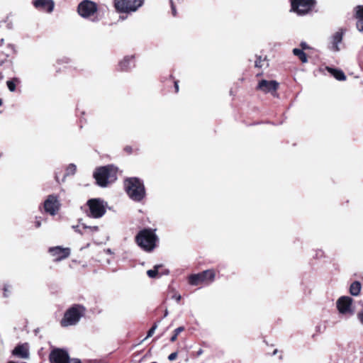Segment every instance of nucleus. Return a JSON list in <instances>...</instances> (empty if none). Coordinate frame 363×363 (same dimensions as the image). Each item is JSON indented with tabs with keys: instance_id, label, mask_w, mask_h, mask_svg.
I'll list each match as a JSON object with an SVG mask.
<instances>
[{
	"instance_id": "1",
	"label": "nucleus",
	"mask_w": 363,
	"mask_h": 363,
	"mask_svg": "<svg viewBox=\"0 0 363 363\" xmlns=\"http://www.w3.org/2000/svg\"><path fill=\"white\" fill-rule=\"evenodd\" d=\"M125 190L128 196L134 201H142L145 196L146 191L143 182L138 177L127 178L124 181Z\"/></svg>"
},
{
	"instance_id": "2",
	"label": "nucleus",
	"mask_w": 363,
	"mask_h": 363,
	"mask_svg": "<svg viewBox=\"0 0 363 363\" xmlns=\"http://www.w3.org/2000/svg\"><path fill=\"white\" fill-rule=\"evenodd\" d=\"M152 228L140 230L135 237V242L144 251L150 252L154 250L158 242V237Z\"/></svg>"
},
{
	"instance_id": "3",
	"label": "nucleus",
	"mask_w": 363,
	"mask_h": 363,
	"mask_svg": "<svg viewBox=\"0 0 363 363\" xmlns=\"http://www.w3.org/2000/svg\"><path fill=\"white\" fill-rule=\"evenodd\" d=\"M86 309L81 304H73L66 310L60 320V325L67 328L77 325L80 319L85 315Z\"/></svg>"
},
{
	"instance_id": "4",
	"label": "nucleus",
	"mask_w": 363,
	"mask_h": 363,
	"mask_svg": "<svg viewBox=\"0 0 363 363\" xmlns=\"http://www.w3.org/2000/svg\"><path fill=\"white\" fill-rule=\"evenodd\" d=\"M97 185L106 187L116 179V171L112 165H106L96 169L93 174Z\"/></svg>"
},
{
	"instance_id": "5",
	"label": "nucleus",
	"mask_w": 363,
	"mask_h": 363,
	"mask_svg": "<svg viewBox=\"0 0 363 363\" xmlns=\"http://www.w3.org/2000/svg\"><path fill=\"white\" fill-rule=\"evenodd\" d=\"M216 278V271L213 269L204 270L197 274H192L188 277V283L191 286L208 285Z\"/></svg>"
},
{
	"instance_id": "6",
	"label": "nucleus",
	"mask_w": 363,
	"mask_h": 363,
	"mask_svg": "<svg viewBox=\"0 0 363 363\" xmlns=\"http://www.w3.org/2000/svg\"><path fill=\"white\" fill-rule=\"evenodd\" d=\"M291 11L298 16H305L311 13L316 6V0H290Z\"/></svg>"
},
{
	"instance_id": "7",
	"label": "nucleus",
	"mask_w": 363,
	"mask_h": 363,
	"mask_svg": "<svg viewBox=\"0 0 363 363\" xmlns=\"http://www.w3.org/2000/svg\"><path fill=\"white\" fill-rule=\"evenodd\" d=\"M144 0H114L113 6L118 13H129L143 6Z\"/></svg>"
},
{
	"instance_id": "8",
	"label": "nucleus",
	"mask_w": 363,
	"mask_h": 363,
	"mask_svg": "<svg viewBox=\"0 0 363 363\" xmlns=\"http://www.w3.org/2000/svg\"><path fill=\"white\" fill-rule=\"evenodd\" d=\"M98 5L91 0H83L77 6V13L84 18L94 16L98 12Z\"/></svg>"
},
{
	"instance_id": "9",
	"label": "nucleus",
	"mask_w": 363,
	"mask_h": 363,
	"mask_svg": "<svg viewBox=\"0 0 363 363\" xmlns=\"http://www.w3.org/2000/svg\"><path fill=\"white\" fill-rule=\"evenodd\" d=\"M87 206L89 208V216L99 218L102 217L106 213V208L103 201L100 199H91L87 201Z\"/></svg>"
},
{
	"instance_id": "10",
	"label": "nucleus",
	"mask_w": 363,
	"mask_h": 363,
	"mask_svg": "<svg viewBox=\"0 0 363 363\" xmlns=\"http://www.w3.org/2000/svg\"><path fill=\"white\" fill-rule=\"evenodd\" d=\"M43 207L47 213L55 216L60 208L58 196L54 194L49 195L44 201Z\"/></svg>"
},
{
	"instance_id": "11",
	"label": "nucleus",
	"mask_w": 363,
	"mask_h": 363,
	"mask_svg": "<svg viewBox=\"0 0 363 363\" xmlns=\"http://www.w3.org/2000/svg\"><path fill=\"white\" fill-rule=\"evenodd\" d=\"M279 83L274 80L262 79L259 82L256 89L261 91L265 94L270 93L272 96L277 95V91L279 89Z\"/></svg>"
},
{
	"instance_id": "12",
	"label": "nucleus",
	"mask_w": 363,
	"mask_h": 363,
	"mask_svg": "<svg viewBox=\"0 0 363 363\" xmlns=\"http://www.w3.org/2000/svg\"><path fill=\"white\" fill-rule=\"evenodd\" d=\"M48 252L54 257L53 261L57 262L68 258L71 254V250L69 247L55 246L50 247Z\"/></svg>"
},
{
	"instance_id": "13",
	"label": "nucleus",
	"mask_w": 363,
	"mask_h": 363,
	"mask_svg": "<svg viewBox=\"0 0 363 363\" xmlns=\"http://www.w3.org/2000/svg\"><path fill=\"white\" fill-rule=\"evenodd\" d=\"M352 301V298L350 296H341L339 298L336 303L339 312L342 314L351 313Z\"/></svg>"
},
{
	"instance_id": "14",
	"label": "nucleus",
	"mask_w": 363,
	"mask_h": 363,
	"mask_svg": "<svg viewBox=\"0 0 363 363\" xmlns=\"http://www.w3.org/2000/svg\"><path fill=\"white\" fill-rule=\"evenodd\" d=\"M33 5L38 11L51 13L55 8V2L53 0H34Z\"/></svg>"
},
{
	"instance_id": "15",
	"label": "nucleus",
	"mask_w": 363,
	"mask_h": 363,
	"mask_svg": "<svg viewBox=\"0 0 363 363\" xmlns=\"http://www.w3.org/2000/svg\"><path fill=\"white\" fill-rule=\"evenodd\" d=\"M12 354L23 359L28 358L29 351L27 344L18 345L12 351Z\"/></svg>"
},
{
	"instance_id": "16",
	"label": "nucleus",
	"mask_w": 363,
	"mask_h": 363,
	"mask_svg": "<svg viewBox=\"0 0 363 363\" xmlns=\"http://www.w3.org/2000/svg\"><path fill=\"white\" fill-rule=\"evenodd\" d=\"M98 226H88L85 224H82L81 228L79 226L76 227V231L82 235L92 236L94 233L99 231Z\"/></svg>"
},
{
	"instance_id": "17",
	"label": "nucleus",
	"mask_w": 363,
	"mask_h": 363,
	"mask_svg": "<svg viewBox=\"0 0 363 363\" xmlns=\"http://www.w3.org/2000/svg\"><path fill=\"white\" fill-rule=\"evenodd\" d=\"M133 59H134V56H133V55L132 56H125L123 59V60H121L118 63V69L121 72L128 71L131 67V65H133V66H135Z\"/></svg>"
},
{
	"instance_id": "18",
	"label": "nucleus",
	"mask_w": 363,
	"mask_h": 363,
	"mask_svg": "<svg viewBox=\"0 0 363 363\" xmlns=\"http://www.w3.org/2000/svg\"><path fill=\"white\" fill-rule=\"evenodd\" d=\"M354 9V17L357 19L356 23L357 28L360 32H363V6H357Z\"/></svg>"
},
{
	"instance_id": "19",
	"label": "nucleus",
	"mask_w": 363,
	"mask_h": 363,
	"mask_svg": "<svg viewBox=\"0 0 363 363\" xmlns=\"http://www.w3.org/2000/svg\"><path fill=\"white\" fill-rule=\"evenodd\" d=\"M343 34H344L343 29H340L339 31L336 32L333 35L332 43H333V49L334 51H338L340 50L338 48V44L340 43H341V41L342 40Z\"/></svg>"
},
{
	"instance_id": "20",
	"label": "nucleus",
	"mask_w": 363,
	"mask_h": 363,
	"mask_svg": "<svg viewBox=\"0 0 363 363\" xmlns=\"http://www.w3.org/2000/svg\"><path fill=\"white\" fill-rule=\"evenodd\" d=\"M328 71L336 79L339 81H344L346 79V76L343 71L339 69L328 67Z\"/></svg>"
},
{
	"instance_id": "21",
	"label": "nucleus",
	"mask_w": 363,
	"mask_h": 363,
	"mask_svg": "<svg viewBox=\"0 0 363 363\" xmlns=\"http://www.w3.org/2000/svg\"><path fill=\"white\" fill-rule=\"evenodd\" d=\"M362 289L361 283L358 281H353L350 286V293L352 296H358Z\"/></svg>"
},
{
	"instance_id": "22",
	"label": "nucleus",
	"mask_w": 363,
	"mask_h": 363,
	"mask_svg": "<svg viewBox=\"0 0 363 363\" xmlns=\"http://www.w3.org/2000/svg\"><path fill=\"white\" fill-rule=\"evenodd\" d=\"M293 54L298 57V58L301 60V62L306 63L308 62V57L306 54L303 50H300L299 48H294L293 50Z\"/></svg>"
},
{
	"instance_id": "23",
	"label": "nucleus",
	"mask_w": 363,
	"mask_h": 363,
	"mask_svg": "<svg viewBox=\"0 0 363 363\" xmlns=\"http://www.w3.org/2000/svg\"><path fill=\"white\" fill-rule=\"evenodd\" d=\"M19 83H20V80L16 77H14L12 79L6 82L8 89H9L10 91H15L16 84H19Z\"/></svg>"
},
{
	"instance_id": "24",
	"label": "nucleus",
	"mask_w": 363,
	"mask_h": 363,
	"mask_svg": "<svg viewBox=\"0 0 363 363\" xmlns=\"http://www.w3.org/2000/svg\"><path fill=\"white\" fill-rule=\"evenodd\" d=\"M160 267V265H155L154 267V269L147 270V274L148 277L150 278L157 277V276L158 274V269Z\"/></svg>"
},
{
	"instance_id": "25",
	"label": "nucleus",
	"mask_w": 363,
	"mask_h": 363,
	"mask_svg": "<svg viewBox=\"0 0 363 363\" xmlns=\"http://www.w3.org/2000/svg\"><path fill=\"white\" fill-rule=\"evenodd\" d=\"M265 61V58L262 59L261 56H257V59L255 62V66L258 68H262L264 66Z\"/></svg>"
},
{
	"instance_id": "26",
	"label": "nucleus",
	"mask_w": 363,
	"mask_h": 363,
	"mask_svg": "<svg viewBox=\"0 0 363 363\" xmlns=\"http://www.w3.org/2000/svg\"><path fill=\"white\" fill-rule=\"evenodd\" d=\"M138 148H135L134 149L132 146L130 145H126L124 148H123V151L127 154V155H131L134 152H135L136 151H138Z\"/></svg>"
},
{
	"instance_id": "27",
	"label": "nucleus",
	"mask_w": 363,
	"mask_h": 363,
	"mask_svg": "<svg viewBox=\"0 0 363 363\" xmlns=\"http://www.w3.org/2000/svg\"><path fill=\"white\" fill-rule=\"evenodd\" d=\"M157 328V325L156 323H155L150 328V329L148 330L147 337L152 336Z\"/></svg>"
},
{
	"instance_id": "28",
	"label": "nucleus",
	"mask_w": 363,
	"mask_h": 363,
	"mask_svg": "<svg viewBox=\"0 0 363 363\" xmlns=\"http://www.w3.org/2000/svg\"><path fill=\"white\" fill-rule=\"evenodd\" d=\"M170 78L173 80V82H174V92L175 93H178L179 92V81L178 80H174V77L172 74L170 75Z\"/></svg>"
},
{
	"instance_id": "29",
	"label": "nucleus",
	"mask_w": 363,
	"mask_h": 363,
	"mask_svg": "<svg viewBox=\"0 0 363 363\" xmlns=\"http://www.w3.org/2000/svg\"><path fill=\"white\" fill-rule=\"evenodd\" d=\"M169 3H170V6H171L172 13L174 16H177V10H176V7L174 4V1L172 0H170Z\"/></svg>"
},
{
	"instance_id": "30",
	"label": "nucleus",
	"mask_w": 363,
	"mask_h": 363,
	"mask_svg": "<svg viewBox=\"0 0 363 363\" xmlns=\"http://www.w3.org/2000/svg\"><path fill=\"white\" fill-rule=\"evenodd\" d=\"M177 356H178L177 352H172L168 356V359L169 361H174L177 358Z\"/></svg>"
},
{
	"instance_id": "31",
	"label": "nucleus",
	"mask_w": 363,
	"mask_h": 363,
	"mask_svg": "<svg viewBox=\"0 0 363 363\" xmlns=\"http://www.w3.org/2000/svg\"><path fill=\"white\" fill-rule=\"evenodd\" d=\"M184 330H185V328L184 326H180V327H178L177 328H176L173 333H175L176 335L178 336L182 332H183Z\"/></svg>"
},
{
	"instance_id": "32",
	"label": "nucleus",
	"mask_w": 363,
	"mask_h": 363,
	"mask_svg": "<svg viewBox=\"0 0 363 363\" xmlns=\"http://www.w3.org/2000/svg\"><path fill=\"white\" fill-rule=\"evenodd\" d=\"M9 289H10V286H9V285H4V286L3 290H4V297H8V296H9L8 293L10 291Z\"/></svg>"
},
{
	"instance_id": "33",
	"label": "nucleus",
	"mask_w": 363,
	"mask_h": 363,
	"mask_svg": "<svg viewBox=\"0 0 363 363\" xmlns=\"http://www.w3.org/2000/svg\"><path fill=\"white\" fill-rule=\"evenodd\" d=\"M301 49L302 50L310 49V47L305 42H301L300 44Z\"/></svg>"
},
{
	"instance_id": "34",
	"label": "nucleus",
	"mask_w": 363,
	"mask_h": 363,
	"mask_svg": "<svg viewBox=\"0 0 363 363\" xmlns=\"http://www.w3.org/2000/svg\"><path fill=\"white\" fill-rule=\"evenodd\" d=\"M177 337H178V336L176 335V334L173 333L172 336L170 337V341L172 342H175L177 340Z\"/></svg>"
},
{
	"instance_id": "35",
	"label": "nucleus",
	"mask_w": 363,
	"mask_h": 363,
	"mask_svg": "<svg viewBox=\"0 0 363 363\" xmlns=\"http://www.w3.org/2000/svg\"><path fill=\"white\" fill-rule=\"evenodd\" d=\"M68 169H70L71 171L74 172V171L76 170V166L73 164H71L69 165Z\"/></svg>"
},
{
	"instance_id": "36",
	"label": "nucleus",
	"mask_w": 363,
	"mask_h": 363,
	"mask_svg": "<svg viewBox=\"0 0 363 363\" xmlns=\"http://www.w3.org/2000/svg\"><path fill=\"white\" fill-rule=\"evenodd\" d=\"M40 225H41V222H40V220H35V226L36 228H39Z\"/></svg>"
},
{
	"instance_id": "37",
	"label": "nucleus",
	"mask_w": 363,
	"mask_h": 363,
	"mask_svg": "<svg viewBox=\"0 0 363 363\" xmlns=\"http://www.w3.org/2000/svg\"><path fill=\"white\" fill-rule=\"evenodd\" d=\"M175 298H176L177 302H179L181 300L182 297L180 295H177V296H175Z\"/></svg>"
},
{
	"instance_id": "38",
	"label": "nucleus",
	"mask_w": 363,
	"mask_h": 363,
	"mask_svg": "<svg viewBox=\"0 0 363 363\" xmlns=\"http://www.w3.org/2000/svg\"><path fill=\"white\" fill-rule=\"evenodd\" d=\"M277 354V350H274V352H273V355Z\"/></svg>"
},
{
	"instance_id": "39",
	"label": "nucleus",
	"mask_w": 363,
	"mask_h": 363,
	"mask_svg": "<svg viewBox=\"0 0 363 363\" xmlns=\"http://www.w3.org/2000/svg\"><path fill=\"white\" fill-rule=\"evenodd\" d=\"M4 77L3 74L0 72V80L2 79Z\"/></svg>"
},
{
	"instance_id": "40",
	"label": "nucleus",
	"mask_w": 363,
	"mask_h": 363,
	"mask_svg": "<svg viewBox=\"0 0 363 363\" xmlns=\"http://www.w3.org/2000/svg\"><path fill=\"white\" fill-rule=\"evenodd\" d=\"M2 104H3V101L1 99H0V106H2Z\"/></svg>"
},
{
	"instance_id": "41",
	"label": "nucleus",
	"mask_w": 363,
	"mask_h": 363,
	"mask_svg": "<svg viewBox=\"0 0 363 363\" xmlns=\"http://www.w3.org/2000/svg\"><path fill=\"white\" fill-rule=\"evenodd\" d=\"M201 353H202V350H200L198 352V355H200Z\"/></svg>"
},
{
	"instance_id": "42",
	"label": "nucleus",
	"mask_w": 363,
	"mask_h": 363,
	"mask_svg": "<svg viewBox=\"0 0 363 363\" xmlns=\"http://www.w3.org/2000/svg\"><path fill=\"white\" fill-rule=\"evenodd\" d=\"M65 62L67 63L69 62V59H65Z\"/></svg>"
},
{
	"instance_id": "43",
	"label": "nucleus",
	"mask_w": 363,
	"mask_h": 363,
	"mask_svg": "<svg viewBox=\"0 0 363 363\" xmlns=\"http://www.w3.org/2000/svg\"><path fill=\"white\" fill-rule=\"evenodd\" d=\"M55 179L57 180V182L59 183V181H58V177L56 176L55 177Z\"/></svg>"
},
{
	"instance_id": "44",
	"label": "nucleus",
	"mask_w": 363,
	"mask_h": 363,
	"mask_svg": "<svg viewBox=\"0 0 363 363\" xmlns=\"http://www.w3.org/2000/svg\"><path fill=\"white\" fill-rule=\"evenodd\" d=\"M98 21V19L97 18H94L93 21Z\"/></svg>"
},
{
	"instance_id": "45",
	"label": "nucleus",
	"mask_w": 363,
	"mask_h": 363,
	"mask_svg": "<svg viewBox=\"0 0 363 363\" xmlns=\"http://www.w3.org/2000/svg\"><path fill=\"white\" fill-rule=\"evenodd\" d=\"M1 155H2V153H0V157H1Z\"/></svg>"
}]
</instances>
